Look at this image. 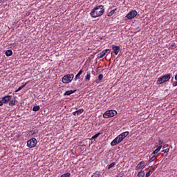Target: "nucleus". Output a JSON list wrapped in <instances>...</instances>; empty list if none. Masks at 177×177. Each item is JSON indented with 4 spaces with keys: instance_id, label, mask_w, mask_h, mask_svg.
Instances as JSON below:
<instances>
[{
    "instance_id": "7",
    "label": "nucleus",
    "mask_w": 177,
    "mask_h": 177,
    "mask_svg": "<svg viewBox=\"0 0 177 177\" xmlns=\"http://www.w3.org/2000/svg\"><path fill=\"white\" fill-rule=\"evenodd\" d=\"M112 50L113 51L114 54L117 55H118V53H120V50H121V48L119 46L112 45Z\"/></svg>"
},
{
    "instance_id": "22",
    "label": "nucleus",
    "mask_w": 177,
    "mask_h": 177,
    "mask_svg": "<svg viewBox=\"0 0 177 177\" xmlns=\"http://www.w3.org/2000/svg\"><path fill=\"white\" fill-rule=\"evenodd\" d=\"M86 81H91V73L88 72L86 76Z\"/></svg>"
},
{
    "instance_id": "1",
    "label": "nucleus",
    "mask_w": 177,
    "mask_h": 177,
    "mask_svg": "<svg viewBox=\"0 0 177 177\" xmlns=\"http://www.w3.org/2000/svg\"><path fill=\"white\" fill-rule=\"evenodd\" d=\"M104 13V6L100 5L91 10L90 16L93 18L100 17Z\"/></svg>"
},
{
    "instance_id": "15",
    "label": "nucleus",
    "mask_w": 177,
    "mask_h": 177,
    "mask_svg": "<svg viewBox=\"0 0 177 177\" xmlns=\"http://www.w3.org/2000/svg\"><path fill=\"white\" fill-rule=\"evenodd\" d=\"M91 177H100V171H97L91 175Z\"/></svg>"
},
{
    "instance_id": "38",
    "label": "nucleus",
    "mask_w": 177,
    "mask_h": 177,
    "mask_svg": "<svg viewBox=\"0 0 177 177\" xmlns=\"http://www.w3.org/2000/svg\"><path fill=\"white\" fill-rule=\"evenodd\" d=\"M153 157H155V159L156 160L157 158L158 157V154L155 153L154 156H153Z\"/></svg>"
},
{
    "instance_id": "18",
    "label": "nucleus",
    "mask_w": 177,
    "mask_h": 177,
    "mask_svg": "<svg viewBox=\"0 0 177 177\" xmlns=\"http://www.w3.org/2000/svg\"><path fill=\"white\" fill-rule=\"evenodd\" d=\"M102 80H103V74H100L97 80H96L97 84H99Z\"/></svg>"
},
{
    "instance_id": "42",
    "label": "nucleus",
    "mask_w": 177,
    "mask_h": 177,
    "mask_svg": "<svg viewBox=\"0 0 177 177\" xmlns=\"http://www.w3.org/2000/svg\"><path fill=\"white\" fill-rule=\"evenodd\" d=\"M3 1H5V0H0V3H2V2H3Z\"/></svg>"
},
{
    "instance_id": "32",
    "label": "nucleus",
    "mask_w": 177,
    "mask_h": 177,
    "mask_svg": "<svg viewBox=\"0 0 177 177\" xmlns=\"http://www.w3.org/2000/svg\"><path fill=\"white\" fill-rule=\"evenodd\" d=\"M81 75H78V73L75 75V81H77V80H80V77Z\"/></svg>"
},
{
    "instance_id": "9",
    "label": "nucleus",
    "mask_w": 177,
    "mask_h": 177,
    "mask_svg": "<svg viewBox=\"0 0 177 177\" xmlns=\"http://www.w3.org/2000/svg\"><path fill=\"white\" fill-rule=\"evenodd\" d=\"M12 99V95H6L1 98L3 103L5 104Z\"/></svg>"
},
{
    "instance_id": "35",
    "label": "nucleus",
    "mask_w": 177,
    "mask_h": 177,
    "mask_svg": "<svg viewBox=\"0 0 177 177\" xmlns=\"http://www.w3.org/2000/svg\"><path fill=\"white\" fill-rule=\"evenodd\" d=\"M173 86H177V80L172 84Z\"/></svg>"
},
{
    "instance_id": "23",
    "label": "nucleus",
    "mask_w": 177,
    "mask_h": 177,
    "mask_svg": "<svg viewBox=\"0 0 177 177\" xmlns=\"http://www.w3.org/2000/svg\"><path fill=\"white\" fill-rule=\"evenodd\" d=\"M118 138L120 140L121 142H122V140L125 139V138L124 137V136H122V133L118 136Z\"/></svg>"
},
{
    "instance_id": "21",
    "label": "nucleus",
    "mask_w": 177,
    "mask_h": 177,
    "mask_svg": "<svg viewBox=\"0 0 177 177\" xmlns=\"http://www.w3.org/2000/svg\"><path fill=\"white\" fill-rule=\"evenodd\" d=\"M137 176L138 177H145V171H141L138 172Z\"/></svg>"
},
{
    "instance_id": "20",
    "label": "nucleus",
    "mask_w": 177,
    "mask_h": 177,
    "mask_svg": "<svg viewBox=\"0 0 177 177\" xmlns=\"http://www.w3.org/2000/svg\"><path fill=\"white\" fill-rule=\"evenodd\" d=\"M39 109H41V107H39V106L37 105V106H33L32 111H39Z\"/></svg>"
},
{
    "instance_id": "24",
    "label": "nucleus",
    "mask_w": 177,
    "mask_h": 177,
    "mask_svg": "<svg viewBox=\"0 0 177 177\" xmlns=\"http://www.w3.org/2000/svg\"><path fill=\"white\" fill-rule=\"evenodd\" d=\"M8 104L9 106H15L16 104V100H11Z\"/></svg>"
},
{
    "instance_id": "40",
    "label": "nucleus",
    "mask_w": 177,
    "mask_h": 177,
    "mask_svg": "<svg viewBox=\"0 0 177 177\" xmlns=\"http://www.w3.org/2000/svg\"><path fill=\"white\" fill-rule=\"evenodd\" d=\"M16 136H17V139H19V138H20V136H21V135L20 133H18V134H17Z\"/></svg>"
},
{
    "instance_id": "3",
    "label": "nucleus",
    "mask_w": 177,
    "mask_h": 177,
    "mask_svg": "<svg viewBox=\"0 0 177 177\" xmlns=\"http://www.w3.org/2000/svg\"><path fill=\"white\" fill-rule=\"evenodd\" d=\"M74 80V74H68L62 77L63 84H68Z\"/></svg>"
},
{
    "instance_id": "8",
    "label": "nucleus",
    "mask_w": 177,
    "mask_h": 177,
    "mask_svg": "<svg viewBox=\"0 0 177 177\" xmlns=\"http://www.w3.org/2000/svg\"><path fill=\"white\" fill-rule=\"evenodd\" d=\"M121 140H120V138H118V136H117L111 142V146H117V145H118L119 143H121Z\"/></svg>"
},
{
    "instance_id": "12",
    "label": "nucleus",
    "mask_w": 177,
    "mask_h": 177,
    "mask_svg": "<svg viewBox=\"0 0 177 177\" xmlns=\"http://www.w3.org/2000/svg\"><path fill=\"white\" fill-rule=\"evenodd\" d=\"M84 113V110L82 109H79L73 113V115H81Z\"/></svg>"
},
{
    "instance_id": "34",
    "label": "nucleus",
    "mask_w": 177,
    "mask_h": 177,
    "mask_svg": "<svg viewBox=\"0 0 177 177\" xmlns=\"http://www.w3.org/2000/svg\"><path fill=\"white\" fill-rule=\"evenodd\" d=\"M163 153H169V149H166L162 151Z\"/></svg>"
},
{
    "instance_id": "6",
    "label": "nucleus",
    "mask_w": 177,
    "mask_h": 177,
    "mask_svg": "<svg viewBox=\"0 0 177 177\" xmlns=\"http://www.w3.org/2000/svg\"><path fill=\"white\" fill-rule=\"evenodd\" d=\"M136 16H138V12L136 10H132L127 14L126 17L128 20H132V19L136 17Z\"/></svg>"
},
{
    "instance_id": "17",
    "label": "nucleus",
    "mask_w": 177,
    "mask_h": 177,
    "mask_svg": "<svg viewBox=\"0 0 177 177\" xmlns=\"http://www.w3.org/2000/svg\"><path fill=\"white\" fill-rule=\"evenodd\" d=\"M161 146H159L155 151H153V152L151 154V156H153L154 154H157V153H158V151H160V150H161Z\"/></svg>"
},
{
    "instance_id": "25",
    "label": "nucleus",
    "mask_w": 177,
    "mask_h": 177,
    "mask_svg": "<svg viewBox=\"0 0 177 177\" xmlns=\"http://www.w3.org/2000/svg\"><path fill=\"white\" fill-rule=\"evenodd\" d=\"M157 169V167H151V168L149 170V171L151 174L153 173V171H156V169Z\"/></svg>"
},
{
    "instance_id": "39",
    "label": "nucleus",
    "mask_w": 177,
    "mask_h": 177,
    "mask_svg": "<svg viewBox=\"0 0 177 177\" xmlns=\"http://www.w3.org/2000/svg\"><path fill=\"white\" fill-rule=\"evenodd\" d=\"M3 106V101L0 100V106Z\"/></svg>"
},
{
    "instance_id": "27",
    "label": "nucleus",
    "mask_w": 177,
    "mask_h": 177,
    "mask_svg": "<svg viewBox=\"0 0 177 177\" xmlns=\"http://www.w3.org/2000/svg\"><path fill=\"white\" fill-rule=\"evenodd\" d=\"M100 136V133H96L95 135H94L91 139L93 140V139H96V138H99V136Z\"/></svg>"
},
{
    "instance_id": "11",
    "label": "nucleus",
    "mask_w": 177,
    "mask_h": 177,
    "mask_svg": "<svg viewBox=\"0 0 177 177\" xmlns=\"http://www.w3.org/2000/svg\"><path fill=\"white\" fill-rule=\"evenodd\" d=\"M145 167V162H140L138 165L136 167V170L138 171Z\"/></svg>"
},
{
    "instance_id": "36",
    "label": "nucleus",
    "mask_w": 177,
    "mask_h": 177,
    "mask_svg": "<svg viewBox=\"0 0 177 177\" xmlns=\"http://www.w3.org/2000/svg\"><path fill=\"white\" fill-rule=\"evenodd\" d=\"M150 175H151L150 171H148L146 173V177H149V176H150Z\"/></svg>"
},
{
    "instance_id": "37",
    "label": "nucleus",
    "mask_w": 177,
    "mask_h": 177,
    "mask_svg": "<svg viewBox=\"0 0 177 177\" xmlns=\"http://www.w3.org/2000/svg\"><path fill=\"white\" fill-rule=\"evenodd\" d=\"M82 73H84V71H82V70H80L79 72H78V75H81V74H82Z\"/></svg>"
},
{
    "instance_id": "16",
    "label": "nucleus",
    "mask_w": 177,
    "mask_h": 177,
    "mask_svg": "<svg viewBox=\"0 0 177 177\" xmlns=\"http://www.w3.org/2000/svg\"><path fill=\"white\" fill-rule=\"evenodd\" d=\"M6 56H12V55H13V52L12 51V50H8L6 51Z\"/></svg>"
},
{
    "instance_id": "30",
    "label": "nucleus",
    "mask_w": 177,
    "mask_h": 177,
    "mask_svg": "<svg viewBox=\"0 0 177 177\" xmlns=\"http://www.w3.org/2000/svg\"><path fill=\"white\" fill-rule=\"evenodd\" d=\"M35 131L34 130H31V131H30L29 133H28V135H29L30 136H32V135H35Z\"/></svg>"
},
{
    "instance_id": "10",
    "label": "nucleus",
    "mask_w": 177,
    "mask_h": 177,
    "mask_svg": "<svg viewBox=\"0 0 177 177\" xmlns=\"http://www.w3.org/2000/svg\"><path fill=\"white\" fill-rule=\"evenodd\" d=\"M110 50H111L110 49H106L102 50L101 53L97 54V57L99 59H102V57H103L106 55V53H107V52H110Z\"/></svg>"
},
{
    "instance_id": "28",
    "label": "nucleus",
    "mask_w": 177,
    "mask_h": 177,
    "mask_svg": "<svg viewBox=\"0 0 177 177\" xmlns=\"http://www.w3.org/2000/svg\"><path fill=\"white\" fill-rule=\"evenodd\" d=\"M164 143V140L159 139L158 140V145L159 146H161V148L162 149V144Z\"/></svg>"
},
{
    "instance_id": "14",
    "label": "nucleus",
    "mask_w": 177,
    "mask_h": 177,
    "mask_svg": "<svg viewBox=\"0 0 177 177\" xmlns=\"http://www.w3.org/2000/svg\"><path fill=\"white\" fill-rule=\"evenodd\" d=\"M27 84H28V82H26L24 84L21 85V86H19L16 91L15 93L19 92V91H21L23 89V88H24L25 86H27Z\"/></svg>"
},
{
    "instance_id": "31",
    "label": "nucleus",
    "mask_w": 177,
    "mask_h": 177,
    "mask_svg": "<svg viewBox=\"0 0 177 177\" xmlns=\"http://www.w3.org/2000/svg\"><path fill=\"white\" fill-rule=\"evenodd\" d=\"M155 160H156V156H152V157L149 159V163H150V162H153V161H155Z\"/></svg>"
},
{
    "instance_id": "13",
    "label": "nucleus",
    "mask_w": 177,
    "mask_h": 177,
    "mask_svg": "<svg viewBox=\"0 0 177 177\" xmlns=\"http://www.w3.org/2000/svg\"><path fill=\"white\" fill-rule=\"evenodd\" d=\"M75 92V90H70V91H66L64 93V96H70V95H73Z\"/></svg>"
},
{
    "instance_id": "5",
    "label": "nucleus",
    "mask_w": 177,
    "mask_h": 177,
    "mask_svg": "<svg viewBox=\"0 0 177 177\" xmlns=\"http://www.w3.org/2000/svg\"><path fill=\"white\" fill-rule=\"evenodd\" d=\"M37 139L32 138L28 140L27 146L29 149H32L33 147H35V146H37Z\"/></svg>"
},
{
    "instance_id": "19",
    "label": "nucleus",
    "mask_w": 177,
    "mask_h": 177,
    "mask_svg": "<svg viewBox=\"0 0 177 177\" xmlns=\"http://www.w3.org/2000/svg\"><path fill=\"white\" fill-rule=\"evenodd\" d=\"M117 10V8H115L114 10H112L108 14L109 17H111V16H113L114 13H115V11Z\"/></svg>"
},
{
    "instance_id": "26",
    "label": "nucleus",
    "mask_w": 177,
    "mask_h": 177,
    "mask_svg": "<svg viewBox=\"0 0 177 177\" xmlns=\"http://www.w3.org/2000/svg\"><path fill=\"white\" fill-rule=\"evenodd\" d=\"M122 135L124 136V138H126L129 135V131L123 132L122 133Z\"/></svg>"
},
{
    "instance_id": "33",
    "label": "nucleus",
    "mask_w": 177,
    "mask_h": 177,
    "mask_svg": "<svg viewBox=\"0 0 177 177\" xmlns=\"http://www.w3.org/2000/svg\"><path fill=\"white\" fill-rule=\"evenodd\" d=\"M124 176V173L122 172H120L117 176L116 177H122Z\"/></svg>"
},
{
    "instance_id": "41",
    "label": "nucleus",
    "mask_w": 177,
    "mask_h": 177,
    "mask_svg": "<svg viewBox=\"0 0 177 177\" xmlns=\"http://www.w3.org/2000/svg\"><path fill=\"white\" fill-rule=\"evenodd\" d=\"M176 44L175 43H173L171 45V48H174V46H175Z\"/></svg>"
},
{
    "instance_id": "29",
    "label": "nucleus",
    "mask_w": 177,
    "mask_h": 177,
    "mask_svg": "<svg viewBox=\"0 0 177 177\" xmlns=\"http://www.w3.org/2000/svg\"><path fill=\"white\" fill-rule=\"evenodd\" d=\"M115 165V162H112L108 166V169H110L111 168H113Z\"/></svg>"
},
{
    "instance_id": "2",
    "label": "nucleus",
    "mask_w": 177,
    "mask_h": 177,
    "mask_svg": "<svg viewBox=\"0 0 177 177\" xmlns=\"http://www.w3.org/2000/svg\"><path fill=\"white\" fill-rule=\"evenodd\" d=\"M169 80H171V74L169 73L158 78L156 84L157 85H161V84H164V82H167V81H169Z\"/></svg>"
},
{
    "instance_id": "4",
    "label": "nucleus",
    "mask_w": 177,
    "mask_h": 177,
    "mask_svg": "<svg viewBox=\"0 0 177 177\" xmlns=\"http://www.w3.org/2000/svg\"><path fill=\"white\" fill-rule=\"evenodd\" d=\"M115 115H117V111L115 110L106 111L103 114L104 118H111V117H114Z\"/></svg>"
}]
</instances>
